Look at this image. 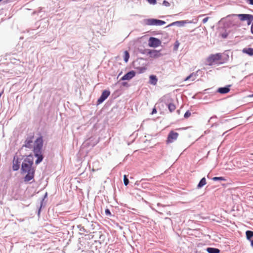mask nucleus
<instances>
[{"mask_svg":"<svg viewBox=\"0 0 253 253\" xmlns=\"http://www.w3.org/2000/svg\"><path fill=\"white\" fill-rule=\"evenodd\" d=\"M43 146V140L42 136L38 138L35 141L33 147V152L35 156L38 158L36 161L37 165L41 163L43 159V156L42 154V149Z\"/></svg>","mask_w":253,"mask_h":253,"instance_id":"nucleus-1","label":"nucleus"},{"mask_svg":"<svg viewBox=\"0 0 253 253\" xmlns=\"http://www.w3.org/2000/svg\"><path fill=\"white\" fill-rule=\"evenodd\" d=\"M253 22V15L249 14H238V27L243 26L246 29Z\"/></svg>","mask_w":253,"mask_h":253,"instance_id":"nucleus-2","label":"nucleus"},{"mask_svg":"<svg viewBox=\"0 0 253 253\" xmlns=\"http://www.w3.org/2000/svg\"><path fill=\"white\" fill-rule=\"evenodd\" d=\"M34 159L33 156L31 155H29L24 160L22 164L21 170L22 172L26 173L31 171L35 170L32 168L33 165Z\"/></svg>","mask_w":253,"mask_h":253,"instance_id":"nucleus-3","label":"nucleus"},{"mask_svg":"<svg viewBox=\"0 0 253 253\" xmlns=\"http://www.w3.org/2000/svg\"><path fill=\"white\" fill-rule=\"evenodd\" d=\"M146 24L148 25H163L166 24L164 21L155 19H149L146 21Z\"/></svg>","mask_w":253,"mask_h":253,"instance_id":"nucleus-4","label":"nucleus"},{"mask_svg":"<svg viewBox=\"0 0 253 253\" xmlns=\"http://www.w3.org/2000/svg\"><path fill=\"white\" fill-rule=\"evenodd\" d=\"M221 59V55L220 53L211 55L208 59V61L210 64L211 65L213 63L218 61Z\"/></svg>","mask_w":253,"mask_h":253,"instance_id":"nucleus-5","label":"nucleus"},{"mask_svg":"<svg viewBox=\"0 0 253 253\" xmlns=\"http://www.w3.org/2000/svg\"><path fill=\"white\" fill-rule=\"evenodd\" d=\"M161 42L158 39L154 37H151L149 40V46L153 47H157L160 46Z\"/></svg>","mask_w":253,"mask_h":253,"instance_id":"nucleus-6","label":"nucleus"},{"mask_svg":"<svg viewBox=\"0 0 253 253\" xmlns=\"http://www.w3.org/2000/svg\"><path fill=\"white\" fill-rule=\"evenodd\" d=\"M178 136V133L175 132L173 131H170L168 136L167 142L172 143L174 140L177 138Z\"/></svg>","mask_w":253,"mask_h":253,"instance_id":"nucleus-7","label":"nucleus"},{"mask_svg":"<svg viewBox=\"0 0 253 253\" xmlns=\"http://www.w3.org/2000/svg\"><path fill=\"white\" fill-rule=\"evenodd\" d=\"M110 94V92L109 90H104L101 96L98 98L97 103L99 104L103 102L109 96Z\"/></svg>","mask_w":253,"mask_h":253,"instance_id":"nucleus-8","label":"nucleus"},{"mask_svg":"<svg viewBox=\"0 0 253 253\" xmlns=\"http://www.w3.org/2000/svg\"><path fill=\"white\" fill-rule=\"evenodd\" d=\"M148 54L150 57L152 58H157L162 56L160 51H158L157 50H151L148 52Z\"/></svg>","mask_w":253,"mask_h":253,"instance_id":"nucleus-9","label":"nucleus"},{"mask_svg":"<svg viewBox=\"0 0 253 253\" xmlns=\"http://www.w3.org/2000/svg\"><path fill=\"white\" fill-rule=\"evenodd\" d=\"M135 75V73L133 71H130L125 74L122 78L121 80H129L132 79L133 77H134Z\"/></svg>","mask_w":253,"mask_h":253,"instance_id":"nucleus-10","label":"nucleus"},{"mask_svg":"<svg viewBox=\"0 0 253 253\" xmlns=\"http://www.w3.org/2000/svg\"><path fill=\"white\" fill-rule=\"evenodd\" d=\"M34 136L28 137L25 141L24 146L27 148H31L33 146Z\"/></svg>","mask_w":253,"mask_h":253,"instance_id":"nucleus-11","label":"nucleus"},{"mask_svg":"<svg viewBox=\"0 0 253 253\" xmlns=\"http://www.w3.org/2000/svg\"><path fill=\"white\" fill-rule=\"evenodd\" d=\"M35 171V170L31 171L30 172H27V174L26 175V176L24 178V181L25 182H29L31 180L33 179L34 177Z\"/></svg>","mask_w":253,"mask_h":253,"instance_id":"nucleus-12","label":"nucleus"},{"mask_svg":"<svg viewBox=\"0 0 253 253\" xmlns=\"http://www.w3.org/2000/svg\"><path fill=\"white\" fill-rule=\"evenodd\" d=\"M230 85H228L225 87H219L217 89V92L220 94H226L229 92Z\"/></svg>","mask_w":253,"mask_h":253,"instance_id":"nucleus-13","label":"nucleus"},{"mask_svg":"<svg viewBox=\"0 0 253 253\" xmlns=\"http://www.w3.org/2000/svg\"><path fill=\"white\" fill-rule=\"evenodd\" d=\"M20 167V163L18 161V159H17L16 160L15 159V158L13 160V166H12V169L13 170H17Z\"/></svg>","mask_w":253,"mask_h":253,"instance_id":"nucleus-14","label":"nucleus"},{"mask_svg":"<svg viewBox=\"0 0 253 253\" xmlns=\"http://www.w3.org/2000/svg\"><path fill=\"white\" fill-rule=\"evenodd\" d=\"M150 81L149 83L150 84L153 85H156L158 82V79L157 78V77L155 75H151L149 77Z\"/></svg>","mask_w":253,"mask_h":253,"instance_id":"nucleus-15","label":"nucleus"},{"mask_svg":"<svg viewBox=\"0 0 253 253\" xmlns=\"http://www.w3.org/2000/svg\"><path fill=\"white\" fill-rule=\"evenodd\" d=\"M243 52L250 56L253 55V48H245L243 49Z\"/></svg>","mask_w":253,"mask_h":253,"instance_id":"nucleus-16","label":"nucleus"},{"mask_svg":"<svg viewBox=\"0 0 253 253\" xmlns=\"http://www.w3.org/2000/svg\"><path fill=\"white\" fill-rule=\"evenodd\" d=\"M197 75L196 73H192L189 76H188L187 77H186L184 79V81H187L189 80H191L192 81H194L196 79Z\"/></svg>","mask_w":253,"mask_h":253,"instance_id":"nucleus-17","label":"nucleus"},{"mask_svg":"<svg viewBox=\"0 0 253 253\" xmlns=\"http://www.w3.org/2000/svg\"><path fill=\"white\" fill-rule=\"evenodd\" d=\"M206 184H207L206 179L205 177H203L201 179L200 182L198 184L197 187L198 188H201V187H202L203 186L205 185Z\"/></svg>","mask_w":253,"mask_h":253,"instance_id":"nucleus-18","label":"nucleus"},{"mask_svg":"<svg viewBox=\"0 0 253 253\" xmlns=\"http://www.w3.org/2000/svg\"><path fill=\"white\" fill-rule=\"evenodd\" d=\"M207 251L209 253H219L220 252L219 249L213 248H208Z\"/></svg>","mask_w":253,"mask_h":253,"instance_id":"nucleus-19","label":"nucleus"},{"mask_svg":"<svg viewBox=\"0 0 253 253\" xmlns=\"http://www.w3.org/2000/svg\"><path fill=\"white\" fill-rule=\"evenodd\" d=\"M246 235L247 240H251L253 237V231L251 230H247L246 232Z\"/></svg>","mask_w":253,"mask_h":253,"instance_id":"nucleus-20","label":"nucleus"},{"mask_svg":"<svg viewBox=\"0 0 253 253\" xmlns=\"http://www.w3.org/2000/svg\"><path fill=\"white\" fill-rule=\"evenodd\" d=\"M168 108L170 112H172L176 109L175 105L173 103H169L168 105Z\"/></svg>","mask_w":253,"mask_h":253,"instance_id":"nucleus-21","label":"nucleus"},{"mask_svg":"<svg viewBox=\"0 0 253 253\" xmlns=\"http://www.w3.org/2000/svg\"><path fill=\"white\" fill-rule=\"evenodd\" d=\"M129 58V54L128 51H125L124 52V61L125 62H127L128 60V59Z\"/></svg>","mask_w":253,"mask_h":253,"instance_id":"nucleus-22","label":"nucleus"},{"mask_svg":"<svg viewBox=\"0 0 253 253\" xmlns=\"http://www.w3.org/2000/svg\"><path fill=\"white\" fill-rule=\"evenodd\" d=\"M212 180L214 181H217V180H225V179L223 177H214L212 178Z\"/></svg>","mask_w":253,"mask_h":253,"instance_id":"nucleus-23","label":"nucleus"},{"mask_svg":"<svg viewBox=\"0 0 253 253\" xmlns=\"http://www.w3.org/2000/svg\"><path fill=\"white\" fill-rule=\"evenodd\" d=\"M124 184L125 185H127L128 183H129V180L128 179H127L126 176V175H125L124 176Z\"/></svg>","mask_w":253,"mask_h":253,"instance_id":"nucleus-24","label":"nucleus"},{"mask_svg":"<svg viewBox=\"0 0 253 253\" xmlns=\"http://www.w3.org/2000/svg\"><path fill=\"white\" fill-rule=\"evenodd\" d=\"M191 112L188 111L186 112V113H185L184 117L185 118H188V117H189L191 116Z\"/></svg>","mask_w":253,"mask_h":253,"instance_id":"nucleus-25","label":"nucleus"},{"mask_svg":"<svg viewBox=\"0 0 253 253\" xmlns=\"http://www.w3.org/2000/svg\"><path fill=\"white\" fill-rule=\"evenodd\" d=\"M105 212V213L106 215H111V212L108 209H106Z\"/></svg>","mask_w":253,"mask_h":253,"instance_id":"nucleus-26","label":"nucleus"},{"mask_svg":"<svg viewBox=\"0 0 253 253\" xmlns=\"http://www.w3.org/2000/svg\"><path fill=\"white\" fill-rule=\"evenodd\" d=\"M151 4H155L156 2V0H147Z\"/></svg>","mask_w":253,"mask_h":253,"instance_id":"nucleus-27","label":"nucleus"},{"mask_svg":"<svg viewBox=\"0 0 253 253\" xmlns=\"http://www.w3.org/2000/svg\"><path fill=\"white\" fill-rule=\"evenodd\" d=\"M209 19V18L208 17L204 18L203 19V23H206L208 21Z\"/></svg>","mask_w":253,"mask_h":253,"instance_id":"nucleus-28","label":"nucleus"},{"mask_svg":"<svg viewBox=\"0 0 253 253\" xmlns=\"http://www.w3.org/2000/svg\"><path fill=\"white\" fill-rule=\"evenodd\" d=\"M163 3L167 6H168L169 5V2L166 1V0H164V2H163Z\"/></svg>","mask_w":253,"mask_h":253,"instance_id":"nucleus-29","label":"nucleus"},{"mask_svg":"<svg viewBox=\"0 0 253 253\" xmlns=\"http://www.w3.org/2000/svg\"><path fill=\"white\" fill-rule=\"evenodd\" d=\"M247 2L251 5H253V0H247Z\"/></svg>","mask_w":253,"mask_h":253,"instance_id":"nucleus-30","label":"nucleus"},{"mask_svg":"<svg viewBox=\"0 0 253 253\" xmlns=\"http://www.w3.org/2000/svg\"><path fill=\"white\" fill-rule=\"evenodd\" d=\"M221 36L223 38H226L227 36V34L226 33L222 34Z\"/></svg>","mask_w":253,"mask_h":253,"instance_id":"nucleus-31","label":"nucleus"},{"mask_svg":"<svg viewBox=\"0 0 253 253\" xmlns=\"http://www.w3.org/2000/svg\"><path fill=\"white\" fill-rule=\"evenodd\" d=\"M156 113H157L156 109L155 108H153L152 112V114H156Z\"/></svg>","mask_w":253,"mask_h":253,"instance_id":"nucleus-32","label":"nucleus"},{"mask_svg":"<svg viewBox=\"0 0 253 253\" xmlns=\"http://www.w3.org/2000/svg\"><path fill=\"white\" fill-rule=\"evenodd\" d=\"M251 242V245L252 247H253V238L251 239V240H249Z\"/></svg>","mask_w":253,"mask_h":253,"instance_id":"nucleus-33","label":"nucleus"},{"mask_svg":"<svg viewBox=\"0 0 253 253\" xmlns=\"http://www.w3.org/2000/svg\"><path fill=\"white\" fill-rule=\"evenodd\" d=\"M180 22L179 21H177V22H173L172 23H171L170 25H174L175 23H179Z\"/></svg>","mask_w":253,"mask_h":253,"instance_id":"nucleus-34","label":"nucleus"},{"mask_svg":"<svg viewBox=\"0 0 253 253\" xmlns=\"http://www.w3.org/2000/svg\"><path fill=\"white\" fill-rule=\"evenodd\" d=\"M178 45V44L177 45H175V46H176V48L177 47Z\"/></svg>","mask_w":253,"mask_h":253,"instance_id":"nucleus-35","label":"nucleus"},{"mask_svg":"<svg viewBox=\"0 0 253 253\" xmlns=\"http://www.w3.org/2000/svg\"><path fill=\"white\" fill-rule=\"evenodd\" d=\"M250 96L253 97V94L252 95H250Z\"/></svg>","mask_w":253,"mask_h":253,"instance_id":"nucleus-36","label":"nucleus"},{"mask_svg":"<svg viewBox=\"0 0 253 253\" xmlns=\"http://www.w3.org/2000/svg\"><path fill=\"white\" fill-rule=\"evenodd\" d=\"M203 16V15H200V17Z\"/></svg>","mask_w":253,"mask_h":253,"instance_id":"nucleus-37","label":"nucleus"}]
</instances>
